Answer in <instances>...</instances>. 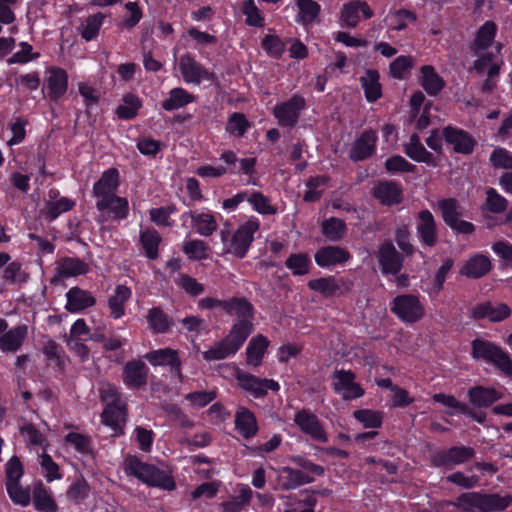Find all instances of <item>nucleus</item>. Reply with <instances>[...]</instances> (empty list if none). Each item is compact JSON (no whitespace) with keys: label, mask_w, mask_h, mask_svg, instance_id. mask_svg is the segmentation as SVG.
Masks as SVG:
<instances>
[{"label":"nucleus","mask_w":512,"mask_h":512,"mask_svg":"<svg viewBox=\"0 0 512 512\" xmlns=\"http://www.w3.org/2000/svg\"><path fill=\"white\" fill-rule=\"evenodd\" d=\"M33 504L39 512H56L57 504L48 493V491L42 486L38 487L34 491Z\"/></svg>","instance_id":"864d4df0"},{"label":"nucleus","mask_w":512,"mask_h":512,"mask_svg":"<svg viewBox=\"0 0 512 512\" xmlns=\"http://www.w3.org/2000/svg\"><path fill=\"white\" fill-rule=\"evenodd\" d=\"M28 336V326L20 324L8 329L5 319H0V350L4 353L17 352Z\"/></svg>","instance_id":"9d476101"},{"label":"nucleus","mask_w":512,"mask_h":512,"mask_svg":"<svg viewBox=\"0 0 512 512\" xmlns=\"http://www.w3.org/2000/svg\"><path fill=\"white\" fill-rule=\"evenodd\" d=\"M142 102L134 94L127 93L121 99L117 109L116 114L119 119L129 120L136 117L138 110L141 108Z\"/></svg>","instance_id":"49530a36"},{"label":"nucleus","mask_w":512,"mask_h":512,"mask_svg":"<svg viewBox=\"0 0 512 512\" xmlns=\"http://www.w3.org/2000/svg\"><path fill=\"white\" fill-rule=\"evenodd\" d=\"M511 501L512 497L509 495L466 492L459 495L454 501H444L441 505H451L464 512H491L506 509Z\"/></svg>","instance_id":"7ed1b4c3"},{"label":"nucleus","mask_w":512,"mask_h":512,"mask_svg":"<svg viewBox=\"0 0 512 512\" xmlns=\"http://www.w3.org/2000/svg\"><path fill=\"white\" fill-rule=\"evenodd\" d=\"M250 126V122L244 114L235 112L228 119L226 131L235 137H242Z\"/></svg>","instance_id":"4d7b16f0"},{"label":"nucleus","mask_w":512,"mask_h":512,"mask_svg":"<svg viewBox=\"0 0 512 512\" xmlns=\"http://www.w3.org/2000/svg\"><path fill=\"white\" fill-rule=\"evenodd\" d=\"M145 359L153 366H172L178 365L179 353L171 348L153 350L145 355Z\"/></svg>","instance_id":"ea45409f"},{"label":"nucleus","mask_w":512,"mask_h":512,"mask_svg":"<svg viewBox=\"0 0 512 512\" xmlns=\"http://www.w3.org/2000/svg\"><path fill=\"white\" fill-rule=\"evenodd\" d=\"M100 396L107 403L102 413L103 423L111 427L115 434H121L127 420L126 399L115 386L109 383L101 386Z\"/></svg>","instance_id":"20e7f679"},{"label":"nucleus","mask_w":512,"mask_h":512,"mask_svg":"<svg viewBox=\"0 0 512 512\" xmlns=\"http://www.w3.org/2000/svg\"><path fill=\"white\" fill-rule=\"evenodd\" d=\"M472 357L494 365L505 376H512V360L500 346L483 339L472 341Z\"/></svg>","instance_id":"39448f33"},{"label":"nucleus","mask_w":512,"mask_h":512,"mask_svg":"<svg viewBox=\"0 0 512 512\" xmlns=\"http://www.w3.org/2000/svg\"><path fill=\"white\" fill-rule=\"evenodd\" d=\"M269 345L270 341L262 334L252 337L246 348L247 364L253 367L260 366Z\"/></svg>","instance_id":"a878e982"},{"label":"nucleus","mask_w":512,"mask_h":512,"mask_svg":"<svg viewBox=\"0 0 512 512\" xmlns=\"http://www.w3.org/2000/svg\"><path fill=\"white\" fill-rule=\"evenodd\" d=\"M296 7V20L304 26L313 23L321 11L320 5L314 0H297Z\"/></svg>","instance_id":"37998d69"},{"label":"nucleus","mask_w":512,"mask_h":512,"mask_svg":"<svg viewBox=\"0 0 512 512\" xmlns=\"http://www.w3.org/2000/svg\"><path fill=\"white\" fill-rule=\"evenodd\" d=\"M308 287L322 294L324 297H332L341 294V286L334 276L312 279L308 282Z\"/></svg>","instance_id":"c03bdc74"},{"label":"nucleus","mask_w":512,"mask_h":512,"mask_svg":"<svg viewBox=\"0 0 512 512\" xmlns=\"http://www.w3.org/2000/svg\"><path fill=\"white\" fill-rule=\"evenodd\" d=\"M444 136L446 141L453 145L454 150L458 153L469 154L474 148V139L462 130L449 127L444 130Z\"/></svg>","instance_id":"7c9ffc66"},{"label":"nucleus","mask_w":512,"mask_h":512,"mask_svg":"<svg viewBox=\"0 0 512 512\" xmlns=\"http://www.w3.org/2000/svg\"><path fill=\"white\" fill-rule=\"evenodd\" d=\"M416 230L421 242L424 245L433 247L436 244V222L434 216L429 210H422L418 213Z\"/></svg>","instance_id":"aec40b11"},{"label":"nucleus","mask_w":512,"mask_h":512,"mask_svg":"<svg viewBox=\"0 0 512 512\" xmlns=\"http://www.w3.org/2000/svg\"><path fill=\"white\" fill-rule=\"evenodd\" d=\"M322 233L330 241H340L346 233V224L339 218L331 217L323 221Z\"/></svg>","instance_id":"de8ad7c7"},{"label":"nucleus","mask_w":512,"mask_h":512,"mask_svg":"<svg viewBox=\"0 0 512 512\" xmlns=\"http://www.w3.org/2000/svg\"><path fill=\"white\" fill-rule=\"evenodd\" d=\"M39 464L48 482L60 480L62 478L59 465L47 453L43 452L39 456Z\"/></svg>","instance_id":"052dcab7"},{"label":"nucleus","mask_w":512,"mask_h":512,"mask_svg":"<svg viewBox=\"0 0 512 512\" xmlns=\"http://www.w3.org/2000/svg\"><path fill=\"white\" fill-rule=\"evenodd\" d=\"M87 272L88 265L78 258L67 257L57 262L56 276L58 278L76 277Z\"/></svg>","instance_id":"c9c22d12"},{"label":"nucleus","mask_w":512,"mask_h":512,"mask_svg":"<svg viewBox=\"0 0 512 512\" xmlns=\"http://www.w3.org/2000/svg\"><path fill=\"white\" fill-rule=\"evenodd\" d=\"M123 470L126 475L133 476L148 486L167 491H173L176 488L175 481L170 474L141 461L137 456H126L123 461Z\"/></svg>","instance_id":"f03ea898"},{"label":"nucleus","mask_w":512,"mask_h":512,"mask_svg":"<svg viewBox=\"0 0 512 512\" xmlns=\"http://www.w3.org/2000/svg\"><path fill=\"white\" fill-rule=\"evenodd\" d=\"M390 310L400 321L406 324L419 322L425 316L424 305L419 297L413 294L396 296L390 303Z\"/></svg>","instance_id":"423d86ee"},{"label":"nucleus","mask_w":512,"mask_h":512,"mask_svg":"<svg viewBox=\"0 0 512 512\" xmlns=\"http://www.w3.org/2000/svg\"><path fill=\"white\" fill-rule=\"evenodd\" d=\"M90 493V486L84 478L74 481L66 491L67 499L74 503L80 504L84 501Z\"/></svg>","instance_id":"6e6d98bb"},{"label":"nucleus","mask_w":512,"mask_h":512,"mask_svg":"<svg viewBox=\"0 0 512 512\" xmlns=\"http://www.w3.org/2000/svg\"><path fill=\"white\" fill-rule=\"evenodd\" d=\"M192 226L201 236L212 235L217 227V220L211 212H190Z\"/></svg>","instance_id":"e433bc0d"},{"label":"nucleus","mask_w":512,"mask_h":512,"mask_svg":"<svg viewBox=\"0 0 512 512\" xmlns=\"http://www.w3.org/2000/svg\"><path fill=\"white\" fill-rule=\"evenodd\" d=\"M497 33V25L493 21H486L478 29L474 41L471 45V50L475 54L486 50L492 44Z\"/></svg>","instance_id":"72a5a7b5"},{"label":"nucleus","mask_w":512,"mask_h":512,"mask_svg":"<svg viewBox=\"0 0 512 512\" xmlns=\"http://www.w3.org/2000/svg\"><path fill=\"white\" fill-rule=\"evenodd\" d=\"M377 258L384 274H397L402 268L403 258L391 242L383 243L379 247Z\"/></svg>","instance_id":"dca6fc26"},{"label":"nucleus","mask_w":512,"mask_h":512,"mask_svg":"<svg viewBox=\"0 0 512 512\" xmlns=\"http://www.w3.org/2000/svg\"><path fill=\"white\" fill-rule=\"evenodd\" d=\"M413 64L414 59L412 56H399L390 64V74L394 78L402 79L405 73L412 68Z\"/></svg>","instance_id":"338daca9"},{"label":"nucleus","mask_w":512,"mask_h":512,"mask_svg":"<svg viewBox=\"0 0 512 512\" xmlns=\"http://www.w3.org/2000/svg\"><path fill=\"white\" fill-rule=\"evenodd\" d=\"M304 107L305 99L301 96L294 95L289 100L276 105L273 108V115L279 125L293 127L297 123L300 112Z\"/></svg>","instance_id":"ddd939ff"},{"label":"nucleus","mask_w":512,"mask_h":512,"mask_svg":"<svg viewBox=\"0 0 512 512\" xmlns=\"http://www.w3.org/2000/svg\"><path fill=\"white\" fill-rule=\"evenodd\" d=\"M316 499L313 496H307L303 500H298L294 496L285 497L284 512H314Z\"/></svg>","instance_id":"13d9d810"},{"label":"nucleus","mask_w":512,"mask_h":512,"mask_svg":"<svg viewBox=\"0 0 512 512\" xmlns=\"http://www.w3.org/2000/svg\"><path fill=\"white\" fill-rule=\"evenodd\" d=\"M258 213L272 215L276 213V209L270 204L269 199L260 192L247 194L246 199Z\"/></svg>","instance_id":"e2e57ef3"},{"label":"nucleus","mask_w":512,"mask_h":512,"mask_svg":"<svg viewBox=\"0 0 512 512\" xmlns=\"http://www.w3.org/2000/svg\"><path fill=\"white\" fill-rule=\"evenodd\" d=\"M405 153L416 162L434 164L432 154L425 149L417 134L411 135L409 142L405 145Z\"/></svg>","instance_id":"79ce46f5"},{"label":"nucleus","mask_w":512,"mask_h":512,"mask_svg":"<svg viewBox=\"0 0 512 512\" xmlns=\"http://www.w3.org/2000/svg\"><path fill=\"white\" fill-rule=\"evenodd\" d=\"M475 454L471 447H451L446 450H440L433 454L431 462L436 467L460 465L470 460Z\"/></svg>","instance_id":"4468645a"},{"label":"nucleus","mask_w":512,"mask_h":512,"mask_svg":"<svg viewBox=\"0 0 512 512\" xmlns=\"http://www.w3.org/2000/svg\"><path fill=\"white\" fill-rule=\"evenodd\" d=\"M67 303L65 308L71 313H77L96 303L95 297L87 290L79 287H72L66 293Z\"/></svg>","instance_id":"5701e85b"},{"label":"nucleus","mask_w":512,"mask_h":512,"mask_svg":"<svg viewBox=\"0 0 512 512\" xmlns=\"http://www.w3.org/2000/svg\"><path fill=\"white\" fill-rule=\"evenodd\" d=\"M280 485L285 490L296 489L297 487L314 481V477L304 471L290 467H284L279 474Z\"/></svg>","instance_id":"c756f323"},{"label":"nucleus","mask_w":512,"mask_h":512,"mask_svg":"<svg viewBox=\"0 0 512 512\" xmlns=\"http://www.w3.org/2000/svg\"><path fill=\"white\" fill-rule=\"evenodd\" d=\"M68 86V75L61 68H51L48 70L47 87L49 94L53 98H58L65 94Z\"/></svg>","instance_id":"4c0bfd02"},{"label":"nucleus","mask_w":512,"mask_h":512,"mask_svg":"<svg viewBox=\"0 0 512 512\" xmlns=\"http://www.w3.org/2000/svg\"><path fill=\"white\" fill-rule=\"evenodd\" d=\"M132 296V291L125 285H117L114 293L108 298L110 316L120 319L125 315V304Z\"/></svg>","instance_id":"bb28decb"},{"label":"nucleus","mask_w":512,"mask_h":512,"mask_svg":"<svg viewBox=\"0 0 512 512\" xmlns=\"http://www.w3.org/2000/svg\"><path fill=\"white\" fill-rule=\"evenodd\" d=\"M314 258L319 267L329 268L344 265L351 259V254L346 248L328 245L317 250Z\"/></svg>","instance_id":"2eb2a0df"},{"label":"nucleus","mask_w":512,"mask_h":512,"mask_svg":"<svg viewBox=\"0 0 512 512\" xmlns=\"http://www.w3.org/2000/svg\"><path fill=\"white\" fill-rule=\"evenodd\" d=\"M74 201L66 197H61L58 200L50 201L46 207V214L51 219H56L60 214L71 210L74 207Z\"/></svg>","instance_id":"774afa93"},{"label":"nucleus","mask_w":512,"mask_h":512,"mask_svg":"<svg viewBox=\"0 0 512 512\" xmlns=\"http://www.w3.org/2000/svg\"><path fill=\"white\" fill-rule=\"evenodd\" d=\"M374 195L381 203L393 205L401 201L402 191L396 183L382 182L374 188Z\"/></svg>","instance_id":"58836bf2"},{"label":"nucleus","mask_w":512,"mask_h":512,"mask_svg":"<svg viewBox=\"0 0 512 512\" xmlns=\"http://www.w3.org/2000/svg\"><path fill=\"white\" fill-rule=\"evenodd\" d=\"M360 13L366 19L373 16V12L366 2L354 0L343 6L341 19L347 26L355 27L360 21Z\"/></svg>","instance_id":"393cba45"},{"label":"nucleus","mask_w":512,"mask_h":512,"mask_svg":"<svg viewBox=\"0 0 512 512\" xmlns=\"http://www.w3.org/2000/svg\"><path fill=\"white\" fill-rule=\"evenodd\" d=\"M119 186V172L115 168L104 171L99 180L93 185V195L96 201L116 195Z\"/></svg>","instance_id":"6ab92c4d"},{"label":"nucleus","mask_w":512,"mask_h":512,"mask_svg":"<svg viewBox=\"0 0 512 512\" xmlns=\"http://www.w3.org/2000/svg\"><path fill=\"white\" fill-rule=\"evenodd\" d=\"M376 141L377 134L375 131H364L353 143L350 158L354 161H360L371 156L375 150Z\"/></svg>","instance_id":"4be33fe9"},{"label":"nucleus","mask_w":512,"mask_h":512,"mask_svg":"<svg viewBox=\"0 0 512 512\" xmlns=\"http://www.w3.org/2000/svg\"><path fill=\"white\" fill-rule=\"evenodd\" d=\"M227 367L232 369L237 385L255 398L265 396L268 390L278 391L280 389L279 383L275 380L258 378L234 365Z\"/></svg>","instance_id":"0eeeda50"},{"label":"nucleus","mask_w":512,"mask_h":512,"mask_svg":"<svg viewBox=\"0 0 512 512\" xmlns=\"http://www.w3.org/2000/svg\"><path fill=\"white\" fill-rule=\"evenodd\" d=\"M471 406L475 408H487L503 398V393L494 387L476 385L467 392Z\"/></svg>","instance_id":"f3484780"},{"label":"nucleus","mask_w":512,"mask_h":512,"mask_svg":"<svg viewBox=\"0 0 512 512\" xmlns=\"http://www.w3.org/2000/svg\"><path fill=\"white\" fill-rule=\"evenodd\" d=\"M332 388L345 401L364 395V389L356 382V374L351 370L335 369L332 373Z\"/></svg>","instance_id":"6e6552de"},{"label":"nucleus","mask_w":512,"mask_h":512,"mask_svg":"<svg viewBox=\"0 0 512 512\" xmlns=\"http://www.w3.org/2000/svg\"><path fill=\"white\" fill-rule=\"evenodd\" d=\"M380 76L376 70L368 69L360 77L361 87L364 90L368 102H375L382 96V88L379 82Z\"/></svg>","instance_id":"f704fd0d"},{"label":"nucleus","mask_w":512,"mask_h":512,"mask_svg":"<svg viewBox=\"0 0 512 512\" xmlns=\"http://www.w3.org/2000/svg\"><path fill=\"white\" fill-rule=\"evenodd\" d=\"M254 329L250 320L236 321L229 333L203 352L206 361L223 360L235 355Z\"/></svg>","instance_id":"f257e3e1"},{"label":"nucleus","mask_w":512,"mask_h":512,"mask_svg":"<svg viewBox=\"0 0 512 512\" xmlns=\"http://www.w3.org/2000/svg\"><path fill=\"white\" fill-rule=\"evenodd\" d=\"M176 284L178 287L183 289L187 294L194 297L201 295L205 290L204 285L202 283L198 282L195 278L186 274H181L176 279Z\"/></svg>","instance_id":"0e129e2a"},{"label":"nucleus","mask_w":512,"mask_h":512,"mask_svg":"<svg viewBox=\"0 0 512 512\" xmlns=\"http://www.w3.org/2000/svg\"><path fill=\"white\" fill-rule=\"evenodd\" d=\"M353 416L364 428H380L383 421V413L377 410L360 409L354 411Z\"/></svg>","instance_id":"603ef678"},{"label":"nucleus","mask_w":512,"mask_h":512,"mask_svg":"<svg viewBox=\"0 0 512 512\" xmlns=\"http://www.w3.org/2000/svg\"><path fill=\"white\" fill-rule=\"evenodd\" d=\"M294 423L304 434L321 443L328 441V435L318 417L309 410L298 411L293 418Z\"/></svg>","instance_id":"9b49d317"},{"label":"nucleus","mask_w":512,"mask_h":512,"mask_svg":"<svg viewBox=\"0 0 512 512\" xmlns=\"http://www.w3.org/2000/svg\"><path fill=\"white\" fill-rule=\"evenodd\" d=\"M491 269L490 259L483 254H475L460 269V274L468 278H480Z\"/></svg>","instance_id":"cd10ccee"},{"label":"nucleus","mask_w":512,"mask_h":512,"mask_svg":"<svg viewBox=\"0 0 512 512\" xmlns=\"http://www.w3.org/2000/svg\"><path fill=\"white\" fill-rule=\"evenodd\" d=\"M195 97L183 88H173L169 92V97L162 102V108L166 111L180 109L192 102Z\"/></svg>","instance_id":"a18cd8bd"},{"label":"nucleus","mask_w":512,"mask_h":512,"mask_svg":"<svg viewBox=\"0 0 512 512\" xmlns=\"http://www.w3.org/2000/svg\"><path fill=\"white\" fill-rule=\"evenodd\" d=\"M432 399L442 404L445 407H448L452 409L450 414L454 413H468L469 412V406L465 403H462L458 401L453 395H447L444 393H437L432 396Z\"/></svg>","instance_id":"680f3d73"},{"label":"nucleus","mask_w":512,"mask_h":512,"mask_svg":"<svg viewBox=\"0 0 512 512\" xmlns=\"http://www.w3.org/2000/svg\"><path fill=\"white\" fill-rule=\"evenodd\" d=\"M224 312L237 317V321L250 320L253 323L254 307L245 298H231L224 304Z\"/></svg>","instance_id":"2f4dec72"},{"label":"nucleus","mask_w":512,"mask_h":512,"mask_svg":"<svg viewBox=\"0 0 512 512\" xmlns=\"http://www.w3.org/2000/svg\"><path fill=\"white\" fill-rule=\"evenodd\" d=\"M388 18L391 29L396 31L406 29L410 23H414L417 20L416 14L406 9L390 12Z\"/></svg>","instance_id":"8fccbe9b"},{"label":"nucleus","mask_w":512,"mask_h":512,"mask_svg":"<svg viewBox=\"0 0 512 512\" xmlns=\"http://www.w3.org/2000/svg\"><path fill=\"white\" fill-rule=\"evenodd\" d=\"M10 499L18 505L28 506L31 500L28 489L23 488L19 482L6 484Z\"/></svg>","instance_id":"69168bd1"},{"label":"nucleus","mask_w":512,"mask_h":512,"mask_svg":"<svg viewBox=\"0 0 512 512\" xmlns=\"http://www.w3.org/2000/svg\"><path fill=\"white\" fill-rule=\"evenodd\" d=\"M419 82L431 96L437 95L445 86V81L431 65H424L420 68Z\"/></svg>","instance_id":"c85d7f7f"},{"label":"nucleus","mask_w":512,"mask_h":512,"mask_svg":"<svg viewBox=\"0 0 512 512\" xmlns=\"http://www.w3.org/2000/svg\"><path fill=\"white\" fill-rule=\"evenodd\" d=\"M178 67L186 83L199 85L204 80L210 81L214 78V74L197 62L190 54H184L180 57Z\"/></svg>","instance_id":"f8f14e48"},{"label":"nucleus","mask_w":512,"mask_h":512,"mask_svg":"<svg viewBox=\"0 0 512 512\" xmlns=\"http://www.w3.org/2000/svg\"><path fill=\"white\" fill-rule=\"evenodd\" d=\"M258 229L259 223L256 220H248L240 225L233 234L226 252L238 258H244L253 242L254 234Z\"/></svg>","instance_id":"1a4fd4ad"},{"label":"nucleus","mask_w":512,"mask_h":512,"mask_svg":"<svg viewBox=\"0 0 512 512\" xmlns=\"http://www.w3.org/2000/svg\"><path fill=\"white\" fill-rule=\"evenodd\" d=\"M147 321L150 329L155 333H164L170 326L167 316L160 308L157 307L149 310Z\"/></svg>","instance_id":"bf43d9fd"},{"label":"nucleus","mask_w":512,"mask_h":512,"mask_svg":"<svg viewBox=\"0 0 512 512\" xmlns=\"http://www.w3.org/2000/svg\"><path fill=\"white\" fill-rule=\"evenodd\" d=\"M511 315L510 307L505 303L483 302L472 309V316L475 319L487 318L492 322H500Z\"/></svg>","instance_id":"a211bd4d"},{"label":"nucleus","mask_w":512,"mask_h":512,"mask_svg":"<svg viewBox=\"0 0 512 512\" xmlns=\"http://www.w3.org/2000/svg\"><path fill=\"white\" fill-rule=\"evenodd\" d=\"M183 252L190 259L205 260L210 255V248L204 241L195 239L183 243Z\"/></svg>","instance_id":"3c124183"},{"label":"nucleus","mask_w":512,"mask_h":512,"mask_svg":"<svg viewBox=\"0 0 512 512\" xmlns=\"http://www.w3.org/2000/svg\"><path fill=\"white\" fill-rule=\"evenodd\" d=\"M105 18V14L101 12H97L86 17L78 27V31L81 37L85 41H91L95 39L99 34L100 28Z\"/></svg>","instance_id":"a19ab883"},{"label":"nucleus","mask_w":512,"mask_h":512,"mask_svg":"<svg viewBox=\"0 0 512 512\" xmlns=\"http://www.w3.org/2000/svg\"><path fill=\"white\" fill-rule=\"evenodd\" d=\"M285 265L294 275H305L309 272L311 260L307 253H296L288 257Z\"/></svg>","instance_id":"5fc2aeb1"},{"label":"nucleus","mask_w":512,"mask_h":512,"mask_svg":"<svg viewBox=\"0 0 512 512\" xmlns=\"http://www.w3.org/2000/svg\"><path fill=\"white\" fill-rule=\"evenodd\" d=\"M235 426L244 438H252L258 431L254 414L247 408L240 407L235 414Z\"/></svg>","instance_id":"473e14b6"},{"label":"nucleus","mask_w":512,"mask_h":512,"mask_svg":"<svg viewBox=\"0 0 512 512\" xmlns=\"http://www.w3.org/2000/svg\"><path fill=\"white\" fill-rule=\"evenodd\" d=\"M140 241L149 259L158 258V246L161 242L159 233L154 229H147L140 234Z\"/></svg>","instance_id":"09e8293b"},{"label":"nucleus","mask_w":512,"mask_h":512,"mask_svg":"<svg viewBox=\"0 0 512 512\" xmlns=\"http://www.w3.org/2000/svg\"><path fill=\"white\" fill-rule=\"evenodd\" d=\"M147 372L144 362L139 360L127 362L123 371L124 384L129 388H140L146 385Z\"/></svg>","instance_id":"412c9836"},{"label":"nucleus","mask_w":512,"mask_h":512,"mask_svg":"<svg viewBox=\"0 0 512 512\" xmlns=\"http://www.w3.org/2000/svg\"><path fill=\"white\" fill-rule=\"evenodd\" d=\"M96 208L99 211H107L114 219H126L129 214V203L124 197L113 195L96 201Z\"/></svg>","instance_id":"b1692460"}]
</instances>
